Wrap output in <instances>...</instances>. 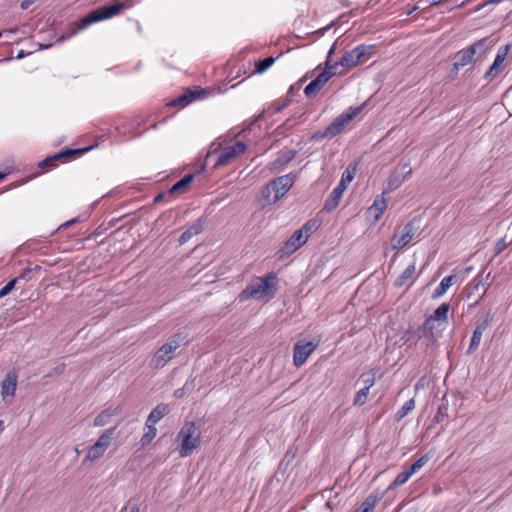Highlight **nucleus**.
<instances>
[{
	"label": "nucleus",
	"mask_w": 512,
	"mask_h": 512,
	"mask_svg": "<svg viewBox=\"0 0 512 512\" xmlns=\"http://www.w3.org/2000/svg\"><path fill=\"white\" fill-rule=\"evenodd\" d=\"M415 408V400L412 398L404 403V405L397 411L395 418L401 420L407 416Z\"/></svg>",
	"instance_id": "2f4dec72"
},
{
	"label": "nucleus",
	"mask_w": 512,
	"mask_h": 512,
	"mask_svg": "<svg viewBox=\"0 0 512 512\" xmlns=\"http://www.w3.org/2000/svg\"><path fill=\"white\" fill-rule=\"evenodd\" d=\"M427 381L425 377H421L414 386V390L418 393L420 390H423L426 387Z\"/></svg>",
	"instance_id": "79ce46f5"
},
{
	"label": "nucleus",
	"mask_w": 512,
	"mask_h": 512,
	"mask_svg": "<svg viewBox=\"0 0 512 512\" xmlns=\"http://www.w3.org/2000/svg\"><path fill=\"white\" fill-rule=\"evenodd\" d=\"M274 58L273 57H267L263 60H260L256 63V73L258 74H262L264 73L266 70H268L274 63Z\"/></svg>",
	"instance_id": "f704fd0d"
},
{
	"label": "nucleus",
	"mask_w": 512,
	"mask_h": 512,
	"mask_svg": "<svg viewBox=\"0 0 512 512\" xmlns=\"http://www.w3.org/2000/svg\"><path fill=\"white\" fill-rule=\"evenodd\" d=\"M296 156V151L294 150H290L288 151L287 153L281 155L278 159H277V162L280 164V165H284V164H287L288 162H290L292 159H294V157Z\"/></svg>",
	"instance_id": "4c0bfd02"
},
{
	"label": "nucleus",
	"mask_w": 512,
	"mask_h": 512,
	"mask_svg": "<svg viewBox=\"0 0 512 512\" xmlns=\"http://www.w3.org/2000/svg\"><path fill=\"white\" fill-rule=\"evenodd\" d=\"M75 453H76L77 455H79V454L81 453V451L79 450V448H77V447L75 448Z\"/></svg>",
	"instance_id": "bf43d9fd"
},
{
	"label": "nucleus",
	"mask_w": 512,
	"mask_h": 512,
	"mask_svg": "<svg viewBox=\"0 0 512 512\" xmlns=\"http://www.w3.org/2000/svg\"><path fill=\"white\" fill-rule=\"evenodd\" d=\"M337 64H329L325 62V69L317 75L304 89L306 97L311 98L315 96L323 86L336 74Z\"/></svg>",
	"instance_id": "9b49d317"
},
{
	"label": "nucleus",
	"mask_w": 512,
	"mask_h": 512,
	"mask_svg": "<svg viewBox=\"0 0 512 512\" xmlns=\"http://www.w3.org/2000/svg\"><path fill=\"white\" fill-rule=\"evenodd\" d=\"M17 279H11L0 289V298L6 296L15 286Z\"/></svg>",
	"instance_id": "58836bf2"
},
{
	"label": "nucleus",
	"mask_w": 512,
	"mask_h": 512,
	"mask_svg": "<svg viewBox=\"0 0 512 512\" xmlns=\"http://www.w3.org/2000/svg\"><path fill=\"white\" fill-rule=\"evenodd\" d=\"M146 427H147V432L144 433V435L142 436V438L140 440L142 446H146V445L150 444L152 442V440L157 435V428L155 425L146 424Z\"/></svg>",
	"instance_id": "473e14b6"
},
{
	"label": "nucleus",
	"mask_w": 512,
	"mask_h": 512,
	"mask_svg": "<svg viewBox=\"0 0 512 512\" xmlns=\"http://www.w3.org/2000/svg\"><path fill=\"white\" fill-rule=\"evenodd\" d=\"M487 327H488L487 321L482 322L476 326V328L473 331L470 345L467 350L468 354H472L473 352H475L478 349V347L481 343V340H482L483 333L486 331Z\"/></svg>",
	"instance_id": "aec40b11"
},
{
	"label": "nucleus",
	"mask_w": 512,
	"mask_h": 512,
	"mask_svg": "<svg viewBox=\"0 0 512 512\" xmlns=\"http://www.w3.org/2000/svg\"><path fill=\"white\" fill-rule=\"evenodd\" d=\"M368 394H369L368 388L360 389L356 393V395L354 397L353 404L355 406H362V405H364L366 403V401H367Z\"/></svg>",
	"instance_id": "c9c22d12"
},
{
	"label": "nucleus",
	"mask_w": 512,
	"mask_h": 512,
	"mask_svg": "<svg viewBox=\"0 0 512 512\" xmlns=\"http://www.w3.org/2000/svg\"><path fill=\"white\" fill-rule=\"evenodd\" d=\"M412 476V473L407 469L401 473H399L396 478L393 480V482L390 484L389 489H395L403 484H405L410 477Z\"/></svg>",
	"instance_id": "72a5a7b5"
},
{
	"label": "nucleus",
	"mask_w": 512,
	"mask_h": 512,
	"mask_svg": "<svg viewBox=\"0 0 512 512\" xmlns=\"http://www.w3.org/2000/svg\"><path fill=\"white\" fill-rule=\"evenodd\" d=\"M18 376L16 372L7 373L1 382V396L5 403L10 404L15 396Z\"/></svg>",
	"instance_id": "4468645a"
},
{
	"label": "nucleus",
	"mask_w": 512,
	"mask_h": 512,
	"mask_svg": "<svg viewBox=\"0 0 512 512\" xmlns=\"http://www.w3.org/2000/svg\"><path fill=\"white\" fill-rule=\"evenodd\" d=\"M318 223L315 219L308 220L299 230L295 231L292 236L284 243L279 250L280 258L289 256L302 247L309 237L317 230Z\"/></svg>",
	"instance_id": "7ed1b4c3"
},
{
	"label": "nucleus",
	"mask_w": 512,
	"mask_h": 512,
	"mask_svg": "<svg viewBox=\"0 0 512 512\" xmlns=\"http://www.w3.org/2000/svg\"><path fill=\"white\" fill-rule=\"evenodd\" d=\"M455 281V275H449L444 277L439 283V285L433 291V298L437 299L442 297L448 291V289L455 283Z\"/></svg>",
	"instance_id": "a878e982"
},
{
	"label": "nucleus",
	"mask_w": 512,
	"mask_h": 512,
	"mask_svg": "<svg viewBox=\"0 0 512 512\" xmlns=\"http://www.w3.org/2000/svg\"><path fill=\"white\" fill-rule=\"evenodd\" d=\"M113 432V429H107L98 437L97 441L89 447L83 460L84 464L87 462L93 463L104 456L105 452L112 443Z\"/></svg>",
	"instance_id": "9d476101"
},
{
	"label": "nucleus",
	"mask_w": 512,
	"mask_h": 512,
	"mask_svg": "<svg viewBox=\"0 0 512 512\" xmlns=\"http://www.w3.org/2000/svg\"><path fill=\"white\" fill-rule=\"evenodd\" d=\"M358 64L368 61L375 52V45L360 44L355 47Z\"/></svg>",
	"instance_id": "393cba45"
},
{
	"label": "nucleus",
	"mask_w": 512,
	"mask_h": 512,
	"mask_svg": "<svg viewBox=\"0 0 512 512\" xmlns=\"http://www.w3.org/2000/svg\"><path fill=\"white\" fill-rule=\"evenodd\" d=\"M64 367H65V365H64V364H61V365L57 366V367L55 368V373H56V374H60V373H62V372L64 371Z\"/></svg>",
	"instance_id": "8fccbe9b"
},
{
	"label": "nucleus",
	"mask_w": 512,
	"mask_h": 512,
	"mask_svg": "<svg viewBox=\"0 0 512 512\" xmlns=\"http://www.w3.org/2000/svg\"><path fill=\"white\" fill-rule=\"evenodd\" d=\"M295 179L296 176L289 173L272 180L263 190V196L269 198L273 193L272 202L279 201L293 186Z\"/></svg>",
	"instance_id": "6e6552de"
},
{
	"label": "nucleus",
	"mask_w": 512,
	"mask_h": 512,
	"mask_svg": "<svg viewBox=\"0 0 512 512\" xmlns=\"http://www.w3.org/2000/svg\"><path fill=\"white\" fill-rule=\"evenodd\" d=\"M406 176L402 175L398 170L393 171L386 180V186L382 193L389 194L399 188L406 180Z\"/></svg>",
	"instance_id": "6ab92c4d"
},
{
	"label": "nucleus",
	"mask_w": 512,
	"mask_h": 512,
	"mask_svg": "<svg viewBox=\"0 0 512 512\" xmlns=\"http://www.w3.org/2000/svg\"><path fill=\"white\" fill-rule=\"evenodd\" d=\"M62 155H63V154H57V155H55V156H53V157H51V158H47V159L43 160V161L40 163V165H41V166H46V165H48L49 163H52V162H54V161L58 160L60 157H62Z\"/></svg>",
	"instance_id": "a18cd8bd"
},
{
	"label": "nucleus",
	"mask_w": 512,
	"mask_h": 512,
	"mask_svg": "<svg viewBox=\"0 0 512 512\" xmlns=\"http://www.w3.org/2000/svg\"><path fill=\"white\" fill-rule=\"evenodd\" d=\"M335 64H337V66L341 65L342 67H345V68L356 67L358 65V62H357L355 48H353L350 51L345 52V54L341 57L340 61L336 62Z\"/></svg>",
	"instance_id": "c756f323"
},
{
	"label": "nucleus",
	"mask_w": 512,
	"mask_h": 512,
	"mask_svg": "<svg viewBox=\"0 0 512 512\" xmlns=\"http://www.w3.org/2000/svg\"><path fill=\"white\" fill-rule=\"evenodd\" d=\"M139 509L135 504H127L122 509L121 512H138Z\"/></svg>",
	"instance_id": "c03bdc74"
},
{
	"label": "nucleus",
	"mask_w": 512,
	"mask_h": 512,
	"mask_svg": "<svg viewBox=\"0 0 512 512\" xmlns=\"http://www.w3.org/2000/svg\"><path fill=\"white\" fill-rule=\"evenodd\" d=\"M76 221H77V219H76V218H75V219H72V220H69V221H67V222L64 224V226H66V227H67V226H69V225H71V224L75 223Z\"/></svg>",
	"instance_id": "6e6d98bb"
},
{
	"label": "nucleus",
	"mask_w": 512,
	"mask_h": 512,
	"mask_svg": "<svg viewBox=\"0 0 512 512\" xmlns=\"http://www.w3.org/2000/svg\"><path fill=\"white\" fill-rule=\"evenodd\" d=\"M441 412H442V409H441V408H439L438 413H437V415L435 416V421L439 422V421L441 420V419H440V418H441Z\"/></svg>",
	"instance_id": "3c124183"
},
{
	"label": "nucleus",
	"mask_w": 512,
	"mask_h": 512,
	"mask_svg": "<svg viewBox=\"0 0 512 512\" xmlns=\"http://www.w3.org/2000/svg\"><path fill=\"white\" fill-rule=\"evenodd\" d=\"M184 395V388H179L175 390L174 397L181 398Z\"/></svg>",
	"instance_id": "de8ad7c7"
},
{
	"label": "nucleus",
	"mask_w": 512,
	"mask_h": 512,
	"mask_svg": "<svg viewBox=\"0 0 512 512\" xmlns=\"http://www.w3.org/2000/svg\"><path fill=\"white\" fill-rule=\"evenodd\" d=\"M354 175L349 170H345L341 176V180L339 181V184H343L347 187V185L353 180Z\"/></svg>",
	"instance_id": "ea45409f"
},
{
	"label": "nucleus",
	"mask_w": 512,
	"mask_h": 512,
	"mask_svg": "<svg viewBox=\"0 0 512 512\" xmlns=\"http://www.w3.org/2000/svg\"><path fill=\"white\" fill-rule=\"evenodd\" d=\"M193 178L194 177L192 174L185 175L181 180L176 182L170 188V193L174 194L183 192L186 189V187L193 181Z\"/></svg>",
	"instance_id": "7c9ffc66"
},
{
	"label": "nucleus",
	"mask_w": 512,
	"mask_h": 512,
	"mask_svg": "<svg viewBox=\"0 0 512 512\" xmlns=\"http://www.w3.org/2000/svg\"><path fill=\"white\" fill-rule=\"evenodd\" d=\"M488 49V42L486 38H483L481 40L476 41L474 44L470 45L469 47L460 50L455 55V62L454 66L456 69L459 67H464L468 64H470L473 60L476 54L479 56H482L485 54V52Z\"/></svg>",
	"instance_id": "1a4fd4ad"
},
{
	"label": "nucleus",
	"mask_w": 512,
	"mask_h": 512,
	"mask_svg": "<svg viewBox=\"0 0 512 512\" xmlns=\"http://www.w3.org/2000/svg\"><path fill=\"white\" fill-rule=\"evenodd\" d=\"M202 94H204V90H202L201 88H197L193 91H188L187 93L179 96L177 99L171 101L170 105L185 107L193 101L199 99Z\"/></svg>",
	"instance_id": "a211bd4d"
},
{
	"label": "nucleus",
	"mask_w": 512,
	"mask_h": 512,
	"mask_svg": "<svg viewBox=\"0 0 512 512\" xmlns=\"http://www.w3.org/2000/svg\"><path fill=\"white\" fill-rule=\"evenodd\" d=\"M334 51H335V44H333L332 47L330 48V50L328 51V55H327V60L326 61H328L329 63H330L329 59H330L331 55L334 53Z\"/></svg>",
	"instance_id": "09e8293b"
},
{
	"label": "nucleus",
	"mask_w": 512,
	"mask_h": 512,
	"mask_svg": "<svg viewBox=\"0 0 512 512\" xmlns=\"http://www.w3.org/2000/svg\"><path fill=\"white\" fill-rule=\"evenodd\" d=\"M202 227L203 225L201 220H197L181 234L179 237V243L184 244L188 242L193 236L199 234L202 231Z\"/></svg>",
	"instance_id": "cd10ccee"
},
{
	"label": "nucleus",
	"mask_w": 512,
	"mask_h": 512,
	"mask_svg": "<svg viewBox=\"0 0 512 512\" xmlns=\"http://www.w3.org/2000/svg\"><path fill=\"white\" fill-rule=\"evenodd\" d=\"M186 342L182 334L175 335L169 342L163 344L154 354L151 366L154 368L164 367L172 358L174 352Z\"/></svg>",
	"instance_id": "0eeeda50"
},
{
	"label": "nucleus",
	"mask_w": 512,
	"mask_h": 512,
	"mask_svg": "<svg viewBox=\"0 0 512 512\" xmlns=\"http://www.w3.org/2000/svg\"><path fill=\"white\" fill-rule=\"evenodd\" d=\"M37 0H23L20 3V7L22 10L28 9L32 4H34Z\"/></svg>",
	"instance_id": "49530a36"
},
{
	"label": "nucleus",
	"mask_w": 512,
	"mask_h": 512,
	"mask_svg": "<svg viewBox=\"0 0 512 512\" xmlns=\"http://www.w3.org/2000/svg\"><path fill=\"white\" fill-rule=\"evenodd\" d=\"M120 413V409L119 407H109L105 410H103L101 413H99L94 421H93V425L95 427H102V426H105L107 424H109L112 420V418L116 415H118Z\"/></svg>",
	"instance_id": "412c9836"
},
{
	"label": "nucleus",
	"mask_w": 512,
	"mask_h": 512,
	"mask_svg": "<svg viewBox=\"0 0 512 512\" xmlns=\"http://www.w3.org/2000/svg\"><path fill=\"white\" fill-rule=\"evenodd\" d=\"M365 386L364 388H368V390H370V388L372 386H374L375 384V373H372L370 375H368L364 380H363Z\"/></svg>",
	"instance_id": "a19ab883"
},
{
	"label": "nucleus",
	"mask_w": 512,
	"mask_h": 512,
	"mask_svg": "<svg viewBox=\"0 0 512 512\" xmlns=\"http://www.w3.org/2000/svg\"><path fill=\"white\" fill-rule=\"evenodd\" d=\"M379 501V494L373 492L366 497L361 506L358 509H356L355 512H372Z\"/></svg>",
	"instance_id": "c85d7f7f"
},
{
	"label": "nucleus",
	"mask_w": 512,
	"mask_h": 512,
	"mask_svg": "<svg viewBox=\"0 0 512 512\" xmlns=\"http://www.w3.org/2000/svg\"><path fill=\"white\" fill-rule=\"evenodd\" d=\"M170 406L165 403L158 404L148 415L146 424L155 425L170 412Z\"/></svg>",
	"instance_id": "4be33fe9"
},
{
	"label": "nucleus",
	"mask_w": 512,
	"mask_h": 512,
	"mask_svg": "<svg viewBox=\"0 0 512 512\" xmlns=\"http://www.w3.org/2000/svg\"><path fill=\"white\" fill-rule=\"evenodd\" d=\"M25 56V52L23 50L19 51L18 54H17V59H21Z\"/></svg>",
	"instance_id": "603ef678"
},
{
	"label": "nucleus",
	"mask_w": 512,
	"mask_h": 512,
	"mask_svg": "<svg viewBox=\"0 0 512 512\" xmlns=\"http://www.w3.org/2000/svg\"><path fill=\"white\" fill-rule=\"evenodd\" d=\"M317 343L312 341L302 342L299 341L294 346L293 351V363L296 367H301L314 352L317 347Z\"/></svg>",
	"instance_id": "ddd939ff"
},
{
	"label": "nucleus",
	"mask_w": 512,
	"mask_h": 512,
	"mask_svg": "<svg viewBox=\"0 0 512 512\" xmlns=\"http://www.w3.org/2000/svg\"><path fill=\"white\" fill-rule=\"evenodd\" d=\"M5 178V174L0 172V181Z\"/></svg>",
	"instance_id": "13d9d810"
},
{
	"label": "nucleus",
	"mask_w": 512,
	"mask_h": 512,
	"mask_svg": "<svg viewBox=\"0 0 512 512\" xmlns=\"http://www.w3.org/2000/svg\"><path fill=\"white\" fill-rule=\"evenodd\" d=\"M509 46L506 45L503 48H500L497 52V55L490 66L489 70L486 72L485 77L488 78L489 76H494L495 73H497L499 67L503 64V62L506 59V56L508 54Z\"/></svg>",
	"instance_id": "b1692460"
},
{
	"label": "nucleus",
	"mask_w": 512,
	"mask_h": 512,
	"mask_svg": "<svg viewBox=\"0 0 512 512\" xmlns=\"http://www.w3.org/2000/svg\"><path fill=\"white\" fill-rule=\"evenodd\" d=\"M71 35H72V34H69L68 36H64V35H63V36H61V37L58 39V42H62V41H64L65 39L70 38V37H71Z\"/></svg>",
	"instance_id": "5fc2aeb1"
},
{
	"label": "nucleus",
	"mask_w": 512,
	"mask_h": 512,
	"mask_svg": "<svg viewBox=\"0 0 512 512\" xmlns=\"http://www.w3.org/2000/svg\"><path fill=\"white\" fill-rule=\"evenodd\" d=\"M4 428H5L4 421L0 420V434L4 431Z\"/></svg>",
	"instance_id": "4d7b16f0"
},
{
	"label": "nucleus",
	"mask_w": 512,
	"mask_h": 512,
	"mask_svg": "<svg viewBox=\"0 0 512 512\" xmlns=\"http://www.w3.org/2000/svg\"><path fill=\"white\" fill-rule=\"evenodd\" d=\"M125 7L122 2H117L109 6L101 7L97 10L90 12L85 17L75 22V25L79 30L87 28L89 25L112 18L118 15Z\"/></svg>",
	"instance_id": "39448f33"
},
{
	"label": "nucleus",
	"mask_w": 512,
	"mask_h": 512,
	"mask_svg": "<svg viewBox=\"0 0 512 512\" xmlns=\"http://www.w3.org/2000/svg\"><path fill=\"white\" fill-rule=\"evenodd\" d=\"M419 229L418 222L411 220L406 223L399 234H394L391 238V247L393 250H400L408 245L416 235Z\"/></svg>",
	"instance_id": "f8f14e48"
},
{
	"label": "nucleus",
	"mask_w": 512,
	"mask_h": 512,
	"mask_svg": "<svg viewBox=\"0 0 512 512\" xmlns=\"http://www.w3.org/2000/svg\"><path fill=\"white\" fill-rule=\"evenodd\" d=\"M401 170H402V175L406 176V178L408 179L411 174H412V168L410 167V163L406 162L404 164H402L401 166Z\"/></svg>",
	"instance_id": "37998d69"
},
{
	"label": "nucleus",
	"mask_w": 512,
	"mask_h": 512,
	"mask_svg": "<svg viewBox=\"0 0 512 512\" xmlns=\"http://www.w3.org/2000/svg\"><path fill=\"white\" fill-rule=\"evenodd\" d=\"M445 326L440 322H436L431 318H427L422 327V334L428 338L431 342H436L441 336Z\"/></svg>",
	"instance_id": "2eb2a0df"
},
{
	"label": "nucleus",
	"mask_w": 512,
	"mask_h": 512,
	"mask_svg": "<svg viewBox=\"0 0 512 512\" xmlns=\"http://www.w3.org/2000/svg\"><path fill=\"white\" fill-rule=\"evenodd\" d=\"M345 190L346 186L338 183L337 186L330 193L329 197L326 199L324 203V210L328 212L334 210L339 205V202Z\"/></svg>",
	"instance_id": "f3484780"
},
{
	"label": "nucleus",
	"mask_w": 512,
	"mask_h": 512,
	"mask_svg": "<svg viewBox=\"0 0 512 512\" xmlns=\"http://www.w3.org/2000/svg\"><path fill=\"white\" fill-rule=\"evenodd\" d=\"M175 443L180 457L191 456L201 444L200 428L195 422H185L175 437Z\"/></svg>",
	"instance_id": "f03ea898"
},
{
	"label": "nucleus",
	"mask_w": 512,
	"mask_h": 512,
	"mask_svg": "<svg viewBox=\"0 0 512 512\" xmlns=\"http://www.w3.org/2000/svg\"><path fill=\"white\" fill-rule=\"evenodd\" d=\"M388 207L387 199L384 193L376 196L373 201V204L368 208V216L373 218V222L376 223L379 221L381 216L384 214L385 210Z\"/></svg>",
	"instance_id": "dca6fc26"
},
{
	"label": "nucleus",
	"mask_w": 512,
	"mask_h": 512,
	"mask_svg": "<svg viewBox=\"0 0 512 512\" xmlns=\"http://www.w3.org/2000/svg\"><path fill=\"white\" fill-rule=\"evenodd\" d=\"M415 279H416V265H415V263H412L396 279L395 285L399 286V287L407 285V284L410 285L414 282Z\"/></svg>",
	"instance_id": "5701e85b"
},
{
	"label": "nucleus",
	"mask_w": 512,
	"mask_h": 512,
	"mask_svg": "<svg viewBox=\"0 0 512 512\" xmlns=\"http://www.w3.org/2000/svg\"><path fill=\"white\" fill-rule=\"evenodd\" d=\"M428 461V458L426 456L420 457L418 460H416L408 469L412 475H414L418 470H420Z\"/></svg>",
	"instance_id": "e433bc0d"
},
{
	"label": "nucleus",
	"mask_w": 512,
	"mask_h": 512,
	"mask_svg": "<svg viewBox=\"0 0 512 512\" xmlns=\"http://www.w3.org/2000/svg\"><path fill=\"white\" fill-rule=\"evenodd\" d=\"M418 8H419V7H418L417 5H415L414 7H412V8L408 11V13H407V14H408V15H411L414 11L418 10Z\"/></svg>",
	"instance_id": "864d4df0"
},
{
	"label": "nucleus",
	"mask_w": 512,
	"mask_h": 512,
	"mask_svg": "<svg viewBox=\"0 0 512 512\" xmlns=\"http://www.w3.org/2000/svg\"><path fill=\"white\" fill-rule=\"evenodd\" d=\"M450 311V304L449 303H442L439 305L436 310L433 312L432 315L429 316L432 320L436 322H440L444 326L446 325L448 321V313Z\"/></svg>",
	"instance_id": "bb28decb"
},
{
	"label": "nucleus",
	"mask_w": 512,
	"mask_h": 512,
	"mask_svg": "<svg viewBox=\"0 0 512 512\" xmlns=\"http://www.w3.org/2000/svg\"><path fill=\"white\" fill-rule=\"evenodd\" d=\"M278 278L276 273L270 272L265 277L254 278L241 292L240 299L263 300L271 298L277 289Z\"/></svg>",
	"instance_id": "f257e3e1"
},
{
	"label": "nucleus",
	"mask_w": 512,
	"mask_h": 512,
	"mask_svg": "<svg viewBox=\"0 0 512 512\" xmlns=\"http://www.w3.org/2000/svg\"><path fill=\"white\" fill-rule=\"evenodd\" d=\"M245 143L237 141L232 145H228L219 150V146L213 143L207 155V159L215 157V166H225L243 155L246 151Z\"/></svg>",
	"instance_id": "20e7f679"
},
{
	"label": "nucleus",
	"mask_w": 512,
	"mask_h": 512,
	"mask_svg": "<svg viewBox=\"0 0 512 512\" xmlns=\"http://www.w3.org/2000/svg\"><path fill=\"white\" fill-rule=\"evenodd\" d=\"M364 108V104L357 107H349L339 116H337L334 121L327 126L325 131L322 133V137L332 139L342 133L346 126L358 115Z\"/></svg>",
	"instance_id": "423d86ee"
}]
</instances>
